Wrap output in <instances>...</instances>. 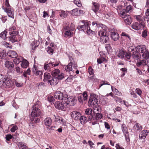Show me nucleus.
Listing matches in <instances>:
<instances>
[{"instance_id":"f257e3e1","label":"nucleus","mask_w":149,"mask_h":149,"mask_svg":"<svg viewBox=\"0 0 149 149\" xmlns=\"http://www.w3.org/2000/svg\"><path fill=\"white\" fill-rule=\"evenodd\" d=\"M9 31H10L9 33L10 36L8 37L7 40L13 43L17 42V40L16 36L18 34L19 32L16 30V27L13 26L10 27Z\"/></svg>"},{"instance_id":"f03ea898","label":"nucleus","mask_w":149,"mask_h":149,"mask_svg":"<svg viewBox=\"0 0 149 149\" xmlns=\"http://www.w3.org/2000/svg\"><path fill=\"white\" fill-rule=\"evenodd\" d=\"M40 102L38 101L32 107V111L31 113V117H38L41 115L42 112L40 109Z\"/></svg>"},{"instance_id":"7ed1b4c3","label":"nucleus","mask_w":149,"mask_h":149,"mask_svg":"<svg viewBox=\"0 0 149 149\" xmlns=\"http://www.w3.org/2000/svg\"><path fill=\"white\" fill-rule=\"evenodd\" d=\"M91 22L87 20H83L79 22L77 29L79 31L85 32V31L89 28Z\"/></svg>"},{"instance_id":"20e7f679","label":"nucleus","mask_w":149,"mask_h":149,"mask_svg":"<svg viewBox=\"0 0 149 149\" xmlns=\"http://www.w3.org/2000/svg\"><path fill=\"white\" fill-rule=\"evenodd\" d=\"M136 49L139 53H142V57L143 58H147L149 56V53L144 45H141L137 46Z\"/></svg>"},{"instance_id":"39448f33","label":"nucleus","mask_w":149,"mask_h":149,"mask_svg":"<svg viewBox=\"0 0 149 149\" xmlns=\"http://www.w3.org/2000/svg\"><path fill=\"white\" fill-rule=\"evenodd\" d=\"M10 79L7 75L0 74V83H2L3 86L9 87L10 85Z\"/></svg>"},{"instance_id":"423d86ee","label":"nucleus","mask_w":149,"mask_h":149,"mask_svg":"<svg viewBox=\"0 0 149 149\" xmlns=\"http://www.w3.org/2000/svg\"><path fill=\"white\" fill-rule=\"evenodd\" d=\"M127 3L126 2H124L123 1H122L120 4L117 6V10L118 14L120 16L122 15L124 13H125V6L127 5Z\"/></svg>"},{"instance_id":"0eeeda50","label":"nucleus","mask_w":149,"mask_h":149,"mask_svg":"<svg viewBox=\"0 0 149 149\" xmlns=\"http://www.w3.org/2000/svg\"><path fill=\"white\" fill-rule=\"evenodd\" d=\"M76 99L75 97L70 96L68 97V95L64 97L63 102L70 106H73L75 105L76 102Z\"/></svg>"},{"instance_id":"6e6552de","label":"nucleus","mask_w":149,"mask_h":149,"mask_svg":"<svg viewBox=\"0 0 149 149\" xmlns=\"http://www.w3.org/2000/svg\"><path fill=\"white\" fill-rule=\"evenodd\" d=\"M58 65V63L54 64L52 62L45 63L44 65V69L45 70L49 72H51L53 70V68L56 66H57Z\"/></svg>"},{"instance_id":"1a4fd4ad","label":"nucleus","mask_w":149,"mask_h":149,"mask_svg":"<svg viewBox=\"0 0 149 149\" xmlns=\"http://www.w3.org/2000/svg\"><path fill=\"white\" fill-rule=\"evenodd\" d=\"M98 102V100L97 99L96 95L94 94H91L88 102V104L91 106H96Z\"/></svg>"},{"instance_id":"9d476101","label":"nucleus","mask_w":149,"mask_h":149,"mask_svg":"<svg viewBox=\"0 0 149 149\" xmlns=\"http://www.w3.org/2000/svg\"><path fill=\"white\" fill-rule=\"evenodd\" d=\"M72 25L73 26L72 28H70L68 26H65L64 28V31L65 32L64 35L65 37H67L71 36L73 34V33L72 31H73L74 30V24H72Z\"/></svg>"},{"instance_id":"9b49d317","label":"nucleus","mask_w":149,"mask_h":149,"mask_svg":"<svg viewBox=\"0 0 149 149\" xmlns=\"http://www.w3.org/2000/svg\"><path fill=\"white\" fill-rule=\"evenodd\" d=\"M51 72L53 77H57L60 79H62L64 78V74L60 72V71L58 69L53 70Z\"/></svg>"},{"instance_id":"f8f14e48","label":"nucleus","mask_w":149,"mask_h":149,"mask_svg":"<svg viewBox=\"0 0 149 149\" xmlns=\"http://www.w3.org/2000/svg\"><path fill=\"white\" fill-rule=\"evenodd\" d=\"M43 123L47 128L50 130H54L55 126H51L52 123V120L50 117L46 118L43 120Z\"/></svg>"},{"instance_id":"ddd939ff","label":"nucleus","mask_w":149,"mask_h":149,"mask_svg":"<svg viewBox=\"0 0 149 149\" xmlns=\"http://www.w3.org/2000/svg\"><path fill=\"white\" fill-rule=\"evenodd\" d=\"M2 8L7 13L9 17L14 18V12L12 7L5 8L4 6H3Z\"/></svg>"},{"instance_id":"4468645a","label":"nucleus","mask_w":149,"mask_h":149,"mask_svg":"<svg viewBox=\"0 0 149 149\" xmlns=\"http://www.w3.org/2000/svg\"><path fill=\"white\" fill-rule=\"evenodd\" d=\"M93 116H90L88 117V120L91 121L92 120L97 121L101 119L102 117V114L100 113H93Z\"/></svg>"},{"instance_id":"2eb2a0df","label":"nucleus","mask_w":149,"mask_h":149,"mask_svg":"<svg viewBox=\"0 0 149 149\" xmlns=\"http://www.w3.org/2000/svg\"><path fill=\"white\" fill-rule=\"evenodd\" d=\"M122 18H123L125 24L128 25L131 24L132 22V19L130 16L127 14H125V13L120 16Z\"/></svg>"},{"instance_id":"dca6fc26","label":"nucleus","mask_w":149,"mask_h":149,"mask_svg":"<svg viewBox=\"0 0 149 149\" xmlns=\"http://www.w3.org/2000/svg\"><path fill=\"white\" fill-rule=\"evenodd\" d=\"M67 96L65 94L59 91H57L55 92L54 94V97L56 99L60 100H63V99H64V97Z\"/></svg>"},{"instance_id":"f3484780","label":"nucleus","mask_w":149,"mask_h":149,"mask_svg":"<svg viewBox=\"0 0 149 149\" xmlns=\"http://www.w3.org/2000/svg\"><path fill=\"white\" fill-rule=\"evenodd\" d=\"M93 26H95L98 28H101L102 29V30L106 31L107 29V27L105 25L100 24L98 22H93L92 23Z\"/></svg>"},{"instance_id":"a211bd4d","label":"nucleus","mask_w":149,"mask_h":149,"mask_svg":"<svg viewBox=\"0 0 149 149\" xmlns=\"http://www.w3.org/2000/svg\"><path fill=\"white\" fill-rule=\"evenodd\" d=\"M132 28L136 30L142 29L143 27V24L139 22H135L131 25Z\"/></svg>"},{"instance_id":"6ab92c4d","label":"nucleus","mask_w":149,"mask_h":149,"mask_svg":"<svg viewBox=\"0 0 149 149\" xmlns=\"http://www.w3.org/2000/svg\"><path fill=\"white\" fill-rule=\"evenodd\" d=\"M60 79L55 77H52L51 79L48 80V83L51 85L56 86L58 83Z\"/></svg>"},{"instance_id":"aec40b11","label":"nucleus","mask_w":149,"mask_h":149,"mask_svg":"<svg viewBox=\"0 0 149 149\" xmlns=\"http://www.w3.org/2000/svg\"><path fill=\"white\" fill-rule=\"evenodd\" d=\"M55 107L58 110H63L65 108V106L61 102L57 101L55 102L54 104Z\"/></svg>"},{"instance_id":"412c9836","label":"nucleus","mask_w":149,"mask_h":149,"mask_svg":"<svg viewBox=\"0 0 149 149\" xmlns=\"http://www.w3.org/2000/svg\"><path fill=\"white\" fill-rule=\"evenodd\" d=\"M73 59L72 57L69 58V61H70L68 65L66 66L65 68L66 71L69 72L72 70V64Z\"/></svg>"},{"instance_id":"4be33fe9","label":"nucleus","mask_w":149,"mask_h":149,"mask_svg":"<svg viewBox=\"0 0 149 149\" xmlns=\"http://www.w3.org/2000/svg\"><path fill=\"white\" fill-rule=\"evenodd\" d=\"M81 116V114L80 113L77 111H73L71 113V116L72 118L76 120L79 119Z\"/></svg>"},{"instance_id":"5701e85b","label":"nucleus","mask_w":149,"mask_h":149,"mask_svg":"<svg viewBox=\"0 0 149 149\" xmlns=\"http://www.w3.org/2000/svg\"><path fill=\"white\" fill-rule=\"evenodd\" d=\"M55 121L59 123L60 124L65 125V122L62 118L58 116L54 115Z\"/></svg>"},{"instance_id":"b1692460","label":"nucleus","mask_w":149,"mask_h":149,"mask_svg":"<svg viewBox=\"0 0 149 149\" xmlns=\"http://www.w3.org/2000/svg\"><path fill=\"white\" fill-rule=\"evenodd\" d=\"M92 6L91 7V9L95 13H96L99 9L100 5L99 3L93 2L92 3Z\"/></svg>"},{"instance_id":"393cba45","label":"nucleus","mask_w":149,"mask_h":149,"mask_svg":"<svg viewBox=\"0 0 149 149\" xmlns=\"http://www.w3.org/2000/svg\"><path fill=\"white\" fill-rule=\"evenodd\" d=\"M111 38L114 41H116L119 39V36L117 32L113 31H111Z\"/></svg>"},{"instance_id":"a878e982","label":"nucleus","mask_w":149,"mask_h":149,"mask_svg":"<svg viewBox=\"0 0 149 149\" xmlns=\"http://www.w3.org/2000/svg\"><path fill=\"white\" fill-rule=\"evenodd\" d=\"M32 71L33 73L36 75H39L40 77H41L43 74V72L42 71L38 70L35 67V65H34L33 67L32 68Z\"/></svg>"},{"instance_id":"bb28decb","label":"nucleus","mask_w":149,"mask_h":149,"mask_svg":"<svg viewBox=\"0 0 149 149\" xmlns=\"http://www.w3.org/2000/svg\"><path fill=\"white\" fill-rule=\"evenodd\" d=\"M125 52L122 49H119L116 53L117 56L121 58H123L124 57Z\"/></svg>"},{"instance_id":"cd10ccee","label":"nucleus","mask_w":149,"mask_h":149,"mask_svg":"<svg viewBox=\"0 0 149 149\" xmlns=\"http://www.w3.org/2000/svg\"><path fill=\"white\" fill-rule=\"evenodd\" d=\"M148 132L147 130H143L141 132L139 135V138L141 139H145L147 135Z\"/></svg>"},{"instance_id":"c85d7f7f","label":"nucleus","mask_w":149,"mask_h":149,"mask_svg":"<svg viewBox=\"0 0 149 149\" xmlns=\"http://www.w3.org/2000/svg\"><path fill=\"white\" fill-rule=\"evenodd\" d=\"M100 40L102 43H105L109 41V38L107 35L103 36L100 37Z\"/></svg>"},{"instance_id":"c756f323","label":"nucleus","mask_w":149,"mask_h":149,"mask_svg":"<svg viewBox=\"0 0 149 149\" xmlns=\"http://www.w3.org/2000/svg\"><path fill=\"white\" fill-rule=\"evenodd\" d=\"M5 65L6 68L10 69H12L14 66V65L12 62L8 61H6Z\"/></svg>"},{"instance_id":"7c9ffc66","label":"nucleus","mask_w":149,"mask_h":149,"mask_svg":"<svg viewBox=\"0 0 149 149\" xmlns=\"http://www.w3.org/2000/svg\"><path fill=\"white\" fill-rule=\"evenodd\" d=\"M79 120L80 121L82 125L85 124L87 123L88 120V119H87L86 117L84 116H81L79 118Z\"/></svg>"},{"instance_id":"2f4dec72","label":"nucleus","mask_w":149,"mask_h":149,"mask_svg":"<svg viewBox=\"0 0 149 149\" xmlns=\"http://www.w3.org/2000/svg\"><path fill=\"white\" fill-rule=\"evenodd\" d=\"M9 55H8L9 56L13 58H16L18 56V55L17 53L15 51L12 50H10L8 52Z\"/></svg>"},{"instance_id":"473e14b6","label":"nucleus","mask_w":149,"mask_h":149,"mask_svg":"<svg viewBox=\"0 0 149 149\" xmlns=\"http://www.w3.org/2000/svg\"><path fill=\"white\" fill-rule=\"evenodd\" d=\"M134 17L139 22V23H141L143 24L144 19L143 17L140 15H139L135 16Z\"/></svg>"},{"instance_id":"72a5a7b5","label":"nucleus","mask_w":149,"mask_h":149,"mask_svg":"<svg viewBox=\"0 0 149 149\" xmlns=\"http://www.w3.org/2000/svg\"><path fill=\"white\" fill-rule=\"evenodd\" d=\"M93 113H100L101 111V107L97 104V106L95 105L93 108Z\"/></svg>"},{"instance_id":"f704fd0d","label":"nucleus","mask_w":149,"mask_h":149,"mask_svg":"<svg viewBox=\"0 0 149 149\" xmlns=\"http://www.w3.org/2000/svg\"><path fill=\"white\" fill-rule=\"evenodd\" d=\"M93 110L92 109L90 108L87 109L85 111V114L86 115H88V117L91 116H93V114L92 113Z\"/></svg>"},{"instance_id":"c9c22d12","label":"nucleus","mask_w":149,"mask_h":149,"mask_svg":"<svg viewBox=\"0 0 149 149\" xmlns=\"http://www.w3.org/2000/svg\"><path fill=\"white\" fill-rule=\"evenodd\" d=\"M29 65V62L26 60L23 59L22 61L21 65L22 68H26Z\"/></svg>"},{"instance_id":"e433bc0d","label":"nucleus","mask_w":149,"mask_h":149,"mask_svg":"<svg viewBox=\"0 0 149 149\" xmlns=\"http://www.w3.org/2000/svg\"><path fill=\"white\" fill-rule=\"evenodd\" d=\"M132 56L134 58L137 60L140 58L141 55L138 51L136 50L133 52Z\"/></svg>"},{"instance_id":"4c0bfd02","label":"nucleus","mask_w":149,"mask_h":149,"mask_svg":"<svg viewBox=\"0 0 149 149\" xmlns=\"http://www.w3.org/2000/svg\"><path fill=\"white\" fill-rule=\"evenodd\" d=\"M43 81L44 82L48 81V80H50L51 78V75L49 73L46 72L45 73L44 76Z\"/></svg>"},{"instance_id":"58836bf2","label":"nucleus","mask_w":149,"mask_h":149,"mask_svg":"<svg viewBox=\"0 0 149 149\" xmlns=\"http://www.w3.org/2000/svg\"><path fill=\"white\" fill-rule=\"evenodd\" d=\"M147 65V63L146 61L144 59L141 60L136 64V65L138 67L141 65Z\"/></svg>"},{"instance_id":"ea45409f","label":"nucleus","mask_w":149,"mask_h":149,"mask_svg":"<svg viewBox=\"0 0 149 149\" xmlns=\"http://www.w3.org/2000/svg\"><path fill=\"white\" fill-rule=\"evenodd\" d=\"M121 128L124 134H126L128 133L127 127L125 124H123L121 125Z\"/></svg>"},{"instance_id":"a19ab883","label":"nucleus","mask_w":149,"mask_h":149,"mask_svg":"<svg viewBox=\"0 0 149 149\" xmlns=\"http://www.w3.org/2000/svg\"><path fill=\"white\" fill-rule=\"evenodd\" d=\"M23 58L19 56L17 58V57L15 58L13 60V62L15 63V64H18L20 62H22V61L23 60Z\"/></svg>"},{"instance_id":"79ce46f5","label":"nucleus","mask_w":149,"mask_h":149,"mask_svg":"<svg viewBox=\"0 0 149 149\" xmlns=\"http://www.w3.org/2000/svg\"><path fill=\"white\" fill-rule=\"evenodd\" d=\"M39 42L37 40H34L32 42L31 44V46L33 49H35V48L37 47L39 45Z\"/></svg>"},{"instance_id":"37998d69","label":"nucleus","mask_w":149,"mask_h":149,"mask_svg":"<svg viewBox=\"0 0 149 149\" xmlns=\"http://www.w3.org/2000/svg\"><path fill=\"white\" fill-rule=\"evenodd\" d=\"M127 5V4L125 6V14H126V13H130L132 9V6L131 5Z\"/></svg>"},{"instance_id":"c03bdc74","label":"nucleus","mask_w":149,"mask_h":149,"mask_svg":"<svg viewBox=\"0 0 149 149\" xmlns=\"http://www.w3.org/2000/svg\"><path fill=\"white\" fill-rule=\"evenodd\" d=\"M134 128L136 129L137 131L141 130L142 129V126L138 123L135 124L134 126Z\"/></svg>"},{"instance_id":"a18cd8bd","label":"nucleus","mask_w":149,"mask_h":149,"mask_svg":"<svg viewBox=\"0 0 149 149\" xmlns=\"http://www.w3.org/2000/svg\"><path fill=\"white\" fill-rule=\"evenodd\" d=\"M7 31L5 30L4 31L2 32L0 34V37L3 40H7V38L6 37Z\"/></svg>"},{"instance_id":"49530a36","label":"nucleus","mask_w":149,"mask_h":149,"mask_svg":"<svg viewBox=\"0 0 149 149\" xmlns=\"http://www.w3.org/2000/svg\"><path fill=\"white\" fill-rule=\"evenodd\" d=\"M71 13L72 15L79 16V10L77 8H75L72 10Z\"/></svg>"},{"instance_id":"de8ad7c7","label":"nucleus","mask_w":149,"mask_h":149,"mask_svg":"<svg viewBox=\"0 0 149 149\" xmlns=\"http://www.w3.org/2000/svg\"><path fill=\"white\" fill-rule=\"evenodd\" d=\"M60 16L62 18H65L67 16L68 13L67 12L63 10H61L59 12Z\"/></svg>"},{"instance_id":"09e8293b","label":"nucleus","mask_w":149,"mask_h":149,"mask_svg":"<svg viewBox=\"0 0 149 149\" xmlns=\"http://www.w3.org/2000/svg\"><path fill=\"white\" fill-rule=\"evenodd\" d=\"M37 117H31V120L32 121L36 124L39 123L40 122V120L39 118Z\"/></svg>"},{"instance_id":"8fccbe9b","label":"nucleus","mask_w":149,"mask_h":149,"mask_svg":"<svg viewBox=\"0 0 149 149\" xmlns=\"http://www.w3.org/2000/svg\"><path fill=\"white\" fill-rule=\"evenodd\" d=\"M54 48H52L51 47H48L46 49V51L49 54H52L54 51Z\"/></svg>"},{"instance_id":"3c124183","label":"nucleus","mask_w":149,"mask_h":149,"mask_svg":"<svg viewBox=\"0 0 149 149\" xmlns=\"http://www.w3.org/2000/svg\"><path fill=\"white\" fill-rule=\"evenodd\" d=\"M73 2L78 7H81L82 4L81 3L80 0H74Z\"/></svg>"},{"instance_id":"603ef678","label":"nucleus","mask_w":149,"mask_h":149,"mask_svg":"<svg viewBox=\"0 0 149 149\" xmlns=\"http://www.w3.org/2000/svg\"><path fill=\"white\" fill-rule=\"evenodd\" d=\"M97 79L96 78L95 76L92 75L91 76L89 77L88 80L90 82H94L96 81Z\"/></svg>"},{"instance_id":"864d4df0","label":"nucleus","mask_w":149,"mask_h":149,"mask_svg":"<svg viewBox=\"0 0 149 149\" xmlns=\"http://www.w3.org/2000/svg\"><path fill=\"white\" fill-rule=\"evenodd\" d=\"M101 84L100 85V86L97 89H99L103 85H110V83L108 82L107 81H103L102 82H101Z\"/></svg>"},{"instance_id":"5fc2aeb1","label":"nucleus","mask_w":149,"mask_h":149,"mask_svg":"<svg viewBox=\"0 0 149 149\" xmlns=\"http://www.w3.org/2000/svg\"><path fill=\"white\" fill-rule=\"evenodd\" d=\"M131 56V54L129 52H126L125 53V55L124 56V58L125 60L130 59Z\"/></svg>"},{"instance_id":"6e6d98bb","label":"nucleus","mask_w":149,"mask_h":149,"mask_svg":"<svg viewBox=\"0 0 149 149\" xmlns=\"http://www.w3.org/2000/svg\"><path fill=\"white\" fill-rule=\"evenodd\" d=\"M73 77L70 76L68 77L65 80V82L66 83H68L69 82H71L73 80Z\"/></svg>"},{"instance_id":"4d7b16f0","label":"nucleus","mask_w":149,"mask_h":149,"mask_svg":"<svg viewBox=\"0 0 149 149\" xmlns=\"http://www.w3.org/2000/svg\"><path fill=\"white\" fill-rule=\"evenodd\" d=\"M106 31H103L102 30H100V31L98 32V34L100 37L103 36H106Z\"/></svg>"},{"instance_id":"13d9d810","label":"nucleus","mask_w":149,"mask_h":149,"mask_svg":"<svg viewBox=\"0 0 149 149\" xmlns=\"http://www.w3.org/2000/svg\"><path fill=\"white\" fill-rule=\"evenodd\" d=\"M13 127L10 130V131L12 132H14L18 129V127L16 125L12 124Z\"/></svg>"},{"instance_id":"bf43d9fd","label":"nucleus","mask_w":149,"mask_h":149,"mask_svg":"<svg viewBox=\"0 0 149 149\" xmlns=\"http://www.w3.org/2000/svg\"><path fill=\"white\" fill-rule=\"evenodd\" d=\"M114 99L116 102L122 103L123 101L120 98L118 97L117 96H115V97H114Z\"/></svg>"},{"instance_id":"052dcab7","label":"nucleus","mask_w":149,"mask_h":149,"mask_svg":"<svg viewBox=\"0 0 149 149\" xmlns=\"http://www.w3.org/2000/svg\"><path fill=\"white\" fill-rule=\"evenodd\" d=\"M18 146L19 147V149H27V147L26 146H24L21 142L19 143Z\"/></svg>"},{"instance_id":"680f3d73","label":"nucleus","mask_w":149,"mask_h":149,"mask_svg":"<svg viewBox=\"0 0 149 149\" xmlns=\"http://www.w3.org/2000/svg\"><path fill=\"white\" fill-rule=\"evenodd\" d=\"M105 58L103 57H102L100 58L97 59V62L99 64L102 63L104 61H105Z\"/></svg>"},{"instance_id":"e2e57ef3","label":"nucleus","mask_w":149,"mask_h":149,"mask_svg":"<svg viewBox=\"0 0 149 149\" xmlns=\"http://www.w3.org/2000/svg\"><path fill=\"white\" fill-rule=\"evenodd\" d=\"M47 100L51 103H53L54 101V97L51 95H49L48 97Z\"/></svg>"},{"instance_id":"0e129e2a","label":"nucleus","mask_w":149,"mask_h":149,"mask_svg":"<svg viewBox=\"0 0 149 149\" xmlns=\"http://www.w3.org/2000/svg\"><path fill=\"white\" fill-rule=\"evenodd\" d=\"M113 13H108L105 16L104 18H106L107 19H110L113 17Z\"/></svg>"},{"instance_id":"69168bd1","label":"nucleus","mask_w":149,"mask_h":149,"mask_svg":"<svg viewBox=\"0 0 149 149\" xmlns=\"http://www.w3.org/2000/svg\"><path fill=\"white\" fill-rule=\"evenodd\" d=\"M13 138V136L10 134H7L6 135L5 139L6 141H9L10 140L12 139Z\"/></svg>"},{"instance_id":"338daca9","label":"nucleus","mask_w":149,"mask_h":149,"mask_svg":"<svg viewBox=\"0 0 149 149\" xmlns=\"http://www.w3.org/2000/svg\"><path fill=\"white\" fill-rule=\"evenodd\" d=\"M35 123L33 122L31 120V121L29 124V126L30 128H34L35 127Z\"/></svg>"},{"instance_id":"774afa93","label":"nucleus","mask_w":149,"mask_h":149,"mask_svg":"<svg viewBox=\"0 0 149 149\" xmlns=\"http://www.w3.org/2000/svg\"><path fill=\"white\" fill-rule=\"evenodd\" d=\"M16 70L17 73L19 74L22 73L23 72V70L22 69L19 67L16 68Z\"/></svg>"}]
</instances>
